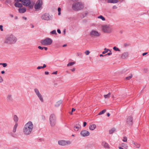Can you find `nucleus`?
Wrapping results in <instances>:
<instances>
[{
	"label": "nucleus",
	"mask_w": 149,
	"mask_h": 149,
	"mask_svg": "<svg viewBox=\"0 0 149 149\" xmlns=\"http://www.w3.org/2000/svg\"><path fill=\"white\" fill-rule=\"evenodd\" d=\"M34 126L32 122L29 121L26 123L24 126L23 128V133L26 135H30L33 131Z\"/></svg>",
	"instance_id": "1"
},
{
	"label": "nucleus",
	"mask_w": 149,
	"mask_h": 149,
	"mask_svg": "<svg viewBox=\"0 0 149 149\" xmlns=\"http://www.w3.org/2000/svg\"><path fill=\"white\" fill-rule=\"evenodd\" d=\"M84 7V5L83 3L78 2L73 4L72 8L74 10L77 11L83 9Z\"/></svg>",
	"instance_id": "2"
},
{
	"label": "nucleus",
	"mask_w": 149,
	"mask_h": 149,
	"mask_svg": "<svg viewBox=\"0 0 149 149\" xmlns=\"http://www.w3.org/2000/svg\"><path fill=\"white\" fill-rule=\"evenodd\" d=\"M16 41V38L13 35H11L6 38L5 42L8 44H12L15 43Z\"/></svg>",
	"instance_id": "3"
},
{
	"label": "nucleus",
	"mask_w": 149,
	"mask_h": 149,
	"mask_svg": "<svg viewBox=\"0 0 149 149\" xmlns=\"http://www.w3.org/2000/svg\"><path fill=\"white\" fill-rule=\"evenodd\" d=\"M102 30L105 33H109L111 32L112 31V29L111 26L105 24L102 25L101 27Z\"/></svg>",
	"instance_id": "4"
},
{
	"label": "nucleus",
	"mask_w": 149,
	"mask_h": 149,
	"mask_svg": "<svg viewBox=\"0 0 149 149\" xmlns=\"http://www.w3.org/2000/svg\"><path fill=\"white\" fill-rule=\"evenodd\" d=\"M49 122L50 125L54 126L56 124V121L55 116L53 114H51L49 118Z\"/></svg>",
	"instance_id": "5"
},
{
	"label": "nucleus",
	"mask_w": 149,
	"mask_h": 149,
	"mask_svg": "<svg viewBox=\"0 0 149 149\" xmlns=\"http://www.w3.org/2000/svg\"><path fill=\"white\" fill-rule=\"evenodd\" d=\"M34 91L36 95L40 101L42 102H43L44 101L43 97L38 89L37 88H35L34 89Z\"/></svg>",
	"instance_id": "6"
},
{
	"label": "nucleus",
	"mask_w": 149,
	"mask_h": 149,
	"mask_svg": "<svg viewBox=\"0 0 149 149\" xmlns=\"http://www.w3.org/2000/svg\"><path fill=\"white\" fill-rule=\"evenodd\" d=\"M22 3L25 6H28L30 8H33L34 3H31L29 0H24L22 1Z\"/></svg>",
	"instance_id": "7"
},
{
	"label": "nucleus",
	"mask_w": 149,
	"mask_h": 149,
	"mask_svg": "<svg viewBox=\"0 0 149 149\" xmlns=\"http://www.w3.org/2000/svg\"><path fill=\"white\" fill-rule=\"evenodd\" d=\"M41 42L43 45L46 46L51 45L52 43V40L50 38H47L42 40Z\"/></svg>",
	"instance_id": "8"
},
{
	"label": "nucleus",
	"mask_w": 149,
	"mask_h": 149,
	"mask_svg": "<svg viewBox=\"0 0 149 149\" xmlns=\"http://www.w3.org/2000/svg\"><path fill=\"white\" fill-rule=\"evenodd\" d=\"M71 143V141H69L60 140L58 141V144L61 146H65L67 145H69Z\"/></svg>",
	"instance_id": "9"
},
{
	"label": "nucleus",
	"mask_w": 149,
	"mask_h": 149,
	"mask_svg": "<svg viewBox=\"0 0 149 149\" xmlns=\"http://www.w3.org/2000/svg\"><path fill=\"white\" fill-rule=\"evenodd\" d=\"M42 5V0H38L36 2L35 6V8L36 10H39L41 9Z\"/></svg>",
	"instance_id": "10"
},
{
	"label": "nucleus",
	"mask_w": 149,
	"mask_h": 149,
	"mask_svg": "<svg viewBox=\"0 0 149 149\" xmlns=\"http://www.w3.org/2000/svg\"><path fill=\"white\" fill-rule=\"evenodd\" d=\"M90 35L92 37H97L100 36V34L96 31L92 30L90 33Z\"/></svg>",
	"instance_id": "11"
},
{
	"label": "nucleus",
	"mask_w": 149,
	"mask_h": 149,
	"mask_svg": "<svg viewBox=\"0 0 149 149\" xmlns=\"http://www.w3.org/2000/svg\"><path fill=\"white\" fill-rule=\"evenodd\" d=\"M80 134L81 136L85 137L89 136L90 135V133L88 131L86 130H83L81 132Z\"/></svg>",
	"instance_id": "12"
},
{
	"label": "nucleus",
	"mask_w": 149,
	"mask_h": 149,
	"mask_svg": "<svg viewBox=\"0 0 149 149\" xmlns=\"http://www.w3.org/2000/svg\"><path fill=\"white\" fill-rule=\"evenodd\" d=\"M41 18L44 20H49L50 19V15L49 13H46L41 16Z\"/></svg>",
	"instance_id": "13"
},
{
	"label": "nucleus",
	"mask_w": 149,
	"mask_h": 149,
	"mask_svg": "<svg viewBox=\"0 0 149 149\" xmlns=\"http://www.w3.org/2000/svg\"><path fill=\"white\" fill-rule=\"evenodd\" d=\"M127 123L129 125H131L133 123L132 118L131 116L127 117L126 120Z\"/></svg>",
	"instance_id": "14"
},
{
	"label": "nucleus",
	"mask_w": 149,
	"mask_h": 149,
	"mask_svg": "<svg viewBox=\"0 0 149 149\" xmlns=\"http://www.w3.org/2000/svg\"><path fill=\"white\" fill-rule=\"evenodd\" d=\"M101 145L104 148L108 149L110 148L109 144L104 141H102L101 143Z\"/></svg>",
	"instance_id": "15"
},
{
	"label": "nucleus",
	"mask_w": 149,
	"mask_h": 149,
	"mask_svg": "<svg viewBox=\"0 0 149 149\" xmlns=\"http://www.w3.org/2000/svg\"><path fill=\"white\" fill-rule=\"evenodd\" d=\"M6 99L8 102H11L13 100L12 95L11 94L8 95L7 96Z\"/></svg>",
	"instance_id": "16"
},
{
	"label": "nucleus",
	"mask_w": 149,
	"mask_h": 149,
	"mask_svg": "<svg viewBox=\"0 0 149 149\" xmlns=\"http://www.w3.org/2000/svg\"><path fill=\"white\" fill-rule=\"evenodd\" d=\"M81 128V125L79 124H76L74 127V130L75 131H78Z\"/></svg>",
	"instance_id": "17"
},
{
	"label": "nucleus",
	"mask_w": 149,
	"mask_h": 149,
	"mask_svg": "<svg viewBox=\"0 0 149 149\" xmlns=\"http://www.w3.org/2000/svg\"><path fill=\"white\" fill-rule=\"evenodd\" d=\"M96 127V125L95 124H92L89 126V128L91 130H94Z\"/></svg>",
	"instance_id": "18"
},
{
	"label": "nucleus",
	"mask_w": 149,
	"mask_h": 149,
	"mask_svg": "<svg viewBox=\"0 0 149 149\" xmlns=\"http://www.w3.org/2000/svg\"><path fill=\"white\" fill-rule=\"evenodd\" d=\"M15 7L18 8H21L22 7V4L18 2H17L15 3Z\"/></svg>",
	"instance_id": "19"
},
{
	"label": "nucleus",
	"mask_w": 149,
	"mask_h": 149,
	"mask_svg": "<svg viewBox=\"0 0 149 149\" xmlns=\"http://www.w3.org/2000/svg\"><path fill=\"white\" fill-rule=\"evenodd\" d=\"M17 126H18V124L17 123H16L13 127V132L15 133L16 132Z\"/></svg>",
	"instance_id": "20"
},
{
	"label": "nucleus",
	"mask_w": 149,
	"mask_h": 149,
	"mask_svg": "<svg viewBox=\"0 0 149 149\" xmlns=\"http://www.w3.org/2000/svg\"><path fill=\"white\" fill-rule=\"evenodd\" d=\"M26 10V9L24 8H19V12L21 13H24Z\"/></svg>",
	"instance_id": "21"
},
{
	"label": "nucleus",
	"mask_w": 149,
	"mask_h": 149,
	"mask_svg": "<svg viewBox=\"0 0 149 149\" xmlns=\"http://www.w3.org/2000/svg\"><path fill=\"white\" fill-rule=\"evenodd\" d=\"M115 130L116 129L115 128H112L109 130V133L110 134H112L115 131Z\"/></svg>",
	"instance_id": "22"
},
{
	"label": "nucleus",
	"mask_w": 149,
	"mask_h": 149,
	"mask_svg": "<svg viewBox=\"0 0 149 149\" xmlns=\"http://www.w3.org/2000/svg\"><path fill=\"white\" fill-rule=\"evenodd\" d=\"M108 3H116L118 2V0H108Z\"/></svg>",
	"instance_id": "23"
},
{
	"label": "nucleus",
	"mask_w": 149,
	"mask_h": 149,
	"mask_svg": "<svg viewBox=\"0 0 149 149\" xmlns=\"http://www.w3.org/2000/svg\"><path fill=\"white\" fill-rule=\"evenodd\" d=\"M13 119L15 123H17V122L18 120V118L16 115H15L14 116Z\"/></svg>",
	"instance_id": "24"
},
{
	"label": "nucleus",
	"mask_w": 149,
	"mask_h": 149,
	"mask_svg": "<svg viewBox=\"0 0 149 149\" xmlns=\"http://www.w3.org/2000/svg\"><path fill=\"white\" fill-rule=\"evenodd\" d=\"M128 56V54L127 53H124L122 54V58H125Z\"/></svg>",
	"instance_id": "25"
},
{
	"label": "nucleus",
	"mask_w": 149,
	"mask_h": 149,
	"mask_svg": "<svg viewBox=\"0 0 149 149\" xmlns=\"http://www.w3.org/2000/svg\"><path fill=\"white\" fill-rule=\"evenodd\" d=\"M132 77V75L130 74L128 77H127L125 78V79L126 80H129Z\"/></svg>",
	"instance_id": "26"
},
{
	"label": "nucleus",
	"mask_w": 149,
	"mask_h": 149,
	"mask_svg": "<svg viewBox=\"0 0 149 149\" xmlns=\"http://www.w3.org/2000/svg\"><path fill=\"white\" fill-rule=\"evenodd\" d=\"M111 93H109L107 95H104V97L105 98H109L110 97V96L111 95Z\"/></svg>",
	"instance_id": "27"
},
{
	"label": "nucleus",
	"mask_w": 149,
	"mask_h": 149,
	"mask_svg": "<svg viewBox=\"0 0 149 149\" xmlns=\"http://www.w3.org/2000/svg\"><path fill=\"white\" fill-rule=\"evenodd\" d=\"M134 144L135 145V147L137 148H139L140 147V144L138 143H134Z\"/></svg>",
	"instance_id": "28"
},
{
	"label": "nucleus",
	"mask_w": 149,
	"mask_h": 149,
	"mask_svg": "<svg viewBox=\"0 0 149 149\" xmlns=\"http://www.w3.org/2000/svg\"><path fill=\"white\" fill-rule=\"evenodd\" d=\"M104 50L105 51L103 52L102 53V54H105L108 51H109L110 52H111V51L109 49H107L106 48H104Z\"/></svg>",
	"instance_id": "29"
},
{
	"label": "nucleus",
	"mask_w": 149,
	"mask_h": 149,
	"mask_svg": "<svg viewBox=\"0 0 149 149\" xmlns=\"http://www.w3.org/2000/svg\"><path fill=\"white\" fill-rule=\"evenodd\" d=\"M106 111V110L104 109V110H103L102 111L100 112V113H99L98 114V115H100L103 114L104 113H105Z\"/></svg>",
	"instance_id": "30"
},
{
	"label": "nucleus",
	"mask_w": 149,
	"mask_h": 149,
	"mask_svg": "<svg viewBox=\"0 0 149 149\" xmlns=\"http://www.w3.org/2000/svg\"><path fill=\"white\" fill-rule=\"evenodd\" d=\"M98 18L99 19H102L103 21L105 20V18L102 15H100L98 17Z\"/></svg>",
	"instance_id": "31"
},
{
	"label": "nucleus",
	"mask_w": 149,
	"mask_h": 149,
	"mask_svg": "<svg viewBox=\"0 0 149 149\" xmlns=\"http://www.w3.org/2000/svg\"><path fill=\"white\" fill-rule=\"evenodd\" d=\"M113 49L115 51H117L119 52H120V49L118 48L117 47H113Z\"/></svg>",
	"instance_id": "32"
},
{
	"label": "nucleus",
	"mask_w": 149,
	"mask_h": 149,
	"mask_svg": "<svg viewBox=\"0 0 149 149\" xmlns=\"http://www.w3.org/2000/svg\"><path fill=\"white\" fill-rule=\"evenodd\" d=\"M61 101H58L57 102L56 104L55 105L56 107H57L59 106L61 104Z\"/></svg>",
	"instance_id": "33"
},
{
	"label": "nucleus",
	"mask_w": 149,
	"mask_h": 149,
	"mask_svg": "<svg viewBox=\"0 0 149 149\" xmlns=\"http://www.w3.org/2000/svg\"><path fill=\"white\" fill-rule=\"evenodd\" d=\"M46 66H39L37 68L38 69H42V68H45Z\"/></svg>",
	"instance_id": "34"
},
{
	"label": "nucleus",
	"mask_w": 149,
	"mask_h": 149,
	"mask_svg": "<svg viewBox=\"0 0 149 149\" xmlns=\"http://www.w3.org/2000/svg\"><path fill=\"white\" fill-rule=\"evenodd\" d=\"M75 63L74 62H70L67 65H72L75 64Z\"/></svg>",
	"instance_id": "35"
},
{
	"label": "nucleus",
	"mask_w": 149,
	"mask_h": 149,
	"mask_svg": "<svg viewBox=\"0 0 149 149\" xmlns=\"http://www.w3.org/2000/svg\"><path fill=\"white\" fill-rule=\"evenodd\" d=\"M123 141L124 142H126L127 141V138L126 137H124L123 138Z\"/></svg>",
	"instance_id": "36"
},
{
	"label": "nucleus",
	"mask_w": 149,
	"mask_h": 149,
	"mask_svg": "<svg viewBox=\"0 0 149 149\" xmlns=\"http://www.w3.org/2000/svg\"><path fill=\"white\" fill-rule=\"evenodd\" d=\"M90 53V52L88 50H86L85 52V54L86 55H88Z\"/></svg>",
	"instance_id": "37"
},
{
	"label": "nucleus",
	"mask_w": 149,
	"mask_h": 149,
	"mask_svg": "<svg viewBox=\"0 0 149 149\" xmlns=\"http://www.w3.org/2000/svg\"><path fill=\"white\" fill-rule=\"evenodd\" d=\"M3 81V79L2 77L0 75V83H2Z\"/></svg>",
	"instance_id": "38"
},
{
	"label": "nucleus",
	"mask_w": 149,
	"mask_h": 149,
	"mask_svg": "<svg viewBox=\"0 0 149 149\" xmlns=\"http://www.w3.org/2000/svg\"><path fill=\"white\" fill-rule=\"evenodd\" d=\"M61 10V8H58V15H60Z\"/></svg>",
	"instance_id": "39"
},
{
	"label": "nucleus",
	"mask_w": 149,
	"mask_h": 149,
	"mask_svg": "<svg viewBox=\"0 0 149 149\" xmlns=\"http://www.w3.org/2000/svg\"><path fill=\"white\" fill-rule=\"evenodd\" d=\"M51 33L52 34H56V31L55 30H53L51 32Z\"/></svg>",
	"instance_id": "40"
},
{
	"label": "nucleus",
	"mask_w": 149,
	"mask_h": 149,
	"mask_svg": "<svg viewBox=\"0 0 149 149\" xmlns=\"http://www.w3.org/2000/svg\"><path fill=\"white\" fill-rule=\"evenodd\" d=\"M129 46V44L128 43H125L124 45V46L125 47H127Z\"/></svg>",
	"instance_id": "41"
},
{
	"label": "nucleus",
	"mask_w": 149,
	"mask_h": 149,
	"mask_svg": "<svg viewBox=\"0 0 149 149\" xmlns=\"http://www.w3.org/2000/svg\"><path fill=\"white\" fill-rule=\"evenodd\" d=\"M38 48L39 49H40L41 50H42L44 49L43 47H42L40 46H39L38 47Z\"/></svg>",
	"instance_id": "42"
},
{
	"label": "nucleus",
	"mask_w": 149,
	"mask_h": 149,
	"mask_svg": "<svg viewBox=\"0 0 149 149\" xmlns=\"http://www.w3.org/2000/svg\"><path fill=\"white\" fill-rule=\"evenodd\" d=\"M11 136L13 137H14V138H15L16 137V134H11Z\"/></svg>",
	"instance_id": "43"
},
{
	"label": "nucleus",
	"mask_w": 149,
	"mask_h": 149,
	"mask_svg": "<svg viewBox=\"0 0 149 149\" xmlns=\"http://www.w3.org/2000/svg\"><path fill=\"white\" fill-rule=\"evenodd\" d=\"M0 29L1 31H3V26L2 25H0Z\"/></svg>",
	"instance_id": "44"
},
{
	"label": "nucleus",
	"mask_w": 149,
	"mask_h": 149,
	"mask_svg": "<svg viewBox=\"0 0 149 149\" xmlns=\"http://www.w3.org/2000/svg\"><path fill=\"white\" fill-rule=\"evenodd\" d=\"M111 54H112V53L111 52H110V53H108L107 54L104 55V56H106L107 55H110Z\"/></svg>",
	"instance_id": "45"
},
{
	"label": "nucleus",
	"mask_w": 149,
	"mask_h": 149,
	"mask_svg": "<svg viewBox=\"0 0 149 149\" xmlns=\"http://www.w3.org/2000/svg\"><path fill=\"white\" fill-rule=\"evenodd\" d=\"M86 125V123L85 122H84L83 123V127H85Z\"/></svg>",
	"instance_id": "46"
},
{
	"label": "nucleus",
	"mask_w": 149,
	"mask_h": 149,
	"mask_svg": "<svg viewBox=\"0 0 149 149\" xmlns=\"http://www.w3.org/2000/svg\"><path fill=\"white\" fill-rule=\"evenodd\" d=\"M75 68H73L72 69H71V71L72 72H74V71H75Z\"/></svg>",
	"instance_id": "47"
},
{
	"label": "nucleus",
	"mask_w": 149,
	"mask_h": 149,
	"mask_svg": "<svg viewBox=\"0 0 149 149\" xmlns=\"http://www.w3.org/2000/svg\"><path fill=\"white\" fill-rule=\"evenodd\" d=\"M0 65H7V64L6 63H0Z\"/></svg>",
	"instance_id": "48"
},
{
	"label": "nucleus",
	"mask_w": 149,
	"mask_h": 149,
	"mask_svg": "<svg viewBox=\"0 0 149 149\" xmlns=\"http://www.w3.org/2000/svg\"><path fill=\"white\" fill-rule=\"evenodd\" d=\"M57 74V71H55L53 72L52 73V74Z\"/></svg>",
	"instance_id": "49"
},
{
	"label": "nucleus",
	"mask_w": 149,
	"mask_h": 149,
	"mask_svg": "<svg viewBox=\"0 0 149 149\" xmlns=\"http://www.w3.org/2000/svg\"><path fill=\"white\" fill-rule=\"evenodd\" d=\"M148 54L147 52L144 53L142 54V55L143 56H144L145 55H146V54Z\"/></svg>",
	"instance_id": "50"
},
{
	"label": "nucleus",
	"mask_w": 149,
	"mask_h": 149,
	"mask_svg": "<svg viewBox=\"0 0 149 149\" xmlns=\"http://www.w3.org/2000/svg\"><path fill=\"white\" fill-rule=\"evenodd\" d=\"M57 32L59 33H61V31L60 29H58L57 30Z\"/></svg>",
	"instance_id": "51"
},
{
	"label": "nucleus",
	"mask_w": 149,
	"mask_h": 149,
	"mask_svg": "<svg viewBox=\"0 0 149 149\" xmlns=\"http://www.w3.org/2000/svg\"><path fill=\"white\" fill-rule=\"evenodd\" d=\"M49 73L48 72L46 71L45 72V74L47 75L49 74Z\"/></svg>",
	"instance_id": "52"
},
{
	"label": "nucleus",
	"mask_w": 149,
	"mask_h": 149,
	"mask_svg": "<svg viewBox=\"0 0 149 149\" xmlns=\"http://www.w3.org/2000/svg\"><path fill=\"white\" fill-rule=\"evenodd\" d=\"M44 49H45V50H47V47H43Z\"/></svg>",
	"instance_id": "53"
},
{
	"label": "nucleus",
	"mask_w": 149,
	"mask_h": 149,
	"mask_svg": "<svg viewBox=\"0 0 149 149\" xmlns=\"http://www.w3.org/2000/svg\"><path fill=\"white\" fill-rule=\"evenodd\" d=\"M75 109H74L73 108L72 109V112H73V111H75Z\"/></svg>",
	"instance_id": "54"
},
{
	"label": "nucleus",
	"mask_w": 149,
	"mask_h": 149,
	"mask_svg": "<svg viewBox=\"0 0 149 149\" xmlns=\"http://www.w3.org/2000/svg\"><path fill=\"white\" fill-rule=\"evenodd\" d=\"M65 31H66V29H65L63 31V33H64V34H65Z\"/></svg>",
	"instance_id": "55"
},
{
	"label": "nucleus",
	"mask_w": 149,
	"mask_h": 149,
	"mask_svg": "<svg viewBox=\"0 0 149 149\" xmlns=\"http://www.w3.org/2000/svg\"><path fill=\"white\" fill-rule=\"evenodd\" d=\"M107 116L108 117H109L110 116V114L109 113H107Z\"/></svg>",
	"instance_id": "56"
},
{
	"label": "nucleus",
	"mask_w": 149,
	"mask_h": 149,
	"mask_svg": "<svg viewBox=\"0 0 149 149\" xmlns=\"http://www.w3.org/2000/svg\"><path fill=\"white\" fill-rule=\"evenodd\" d=\"M5 73V72L4 71H2L1 72V74H3L4 73Z\"/></svg>",
	"instance_id": "57"
},
{
	"label": "nucleus",
	"mask_w": 149,
	"mask_h": 149,
	"mask_svg": "<svg viewBox=\"0 0 149 149\" xmlns=\"http://www.w3.org/2000/svg\"><path fill=\"white\" fill-rule=\"evenodd\" d=\"M118 148L119 149H123V148H122L121 147H118Z\"/></svg>",
	"instance_id": "58"
},
{
	"label": "nucleus",
	"mask_w": 149,
	"mask_h": 149,
	"mask_svg": "<svg viewBox=\"0 0 149 149\" xmlns=\"http://www.w3.org/2000/svg\"><path fill=\"white\" fill-rule=\"evenodd\" d=\"M88 13V12H86V13H85V14L86 15V16L87 15Z\"/></svg>",
	"instance_id": "59"
},
{
	"label": "nucleus",
	"mask_w": 149,
	"mask_h": 149,
	"mask_svg": "<svg viewBox=\"0 0 149 149\" xmlns=\"http://www.w3.org/2000/svg\"><path fill=\"white\" fill-rule=\"evenodd\" d=\"M148 71V69H146V70L145 71V72H146Z\"/></svg>",
	"instance_id": "60"
},
{
	"label": "nucleus",
	"mask_w": 149,
	"mask_h": 149,
	"mask_svg": "<svg viewBox=\"0 0 149 149\" xmlns=\"http://www.w3.org/2000/svg\"><path fill=\"white\" fill-rule=\"evenodd\" d=\"M67 46V45L66 44H65V45H63V47H65V46Z\"/></svg>",
	"instance_id": "61"
},
{
	"label": "nucleus",
	"mask_w": 149,
	"mask_h": 149,
	"mask_svg": "<svg viewBox=\"0 0 149 149\" xmlns=\"http://www.w3.org/2000/svg\"><path fill=\"white\" fill-rule=\"evenodd\" d=\"M104 56V55H103L102 54H100V57H101V56Z\"/></svg>",
	"instance_id": "62"
},
{
	"label": "nucleus",
	"mask_w": 149,
	"mask_h": 149,
	"mask_svg": "<svg viewBox=\"0 0 149 149\" xmlns=\"http://www.w3.org/2000/svg\"><path fill=\"white\" fill-rule=\"evenodd\" d=\"M116 6H113V9H115V8H116Z\"/></svg>",
	"instance_id": "63"
},
{
	"label": "nucleus",
	"mask_w": 149,
	"mask_h": 149,
	"mask_svg": "<svg viewBox=\"0 0 149 149\" xmlns=\"http://www.w3.org/2000/svg\"><path fill=\"white\" fill-rule=\"evenodd\" d=\"M18 1H21L22 2V0H17Z\"/></svg>",
	"instance_id": "64"
}]
</instances>
